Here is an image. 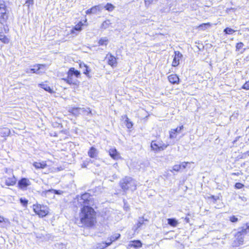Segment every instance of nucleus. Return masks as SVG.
<instances>
[{
	"mask_svg": "<svg viewBox=\"0 0 249 249\" xmlns=\"http://www.w3.org/2000/svg\"><path fill=\"white\" fill-rule=\"evenodd\" d=\"M82 167H85V164H83V165L82 166Z\"/></svg>",
	"mask_w": 249,
	"mask_h": 249,
	"instance_id": "nucleus-60",
	"label": "nucleus"
},
{
	"mask_svg": "<svg viewBox=\"0 0 249 249\" xmlns=\"http://www.w3.org/2000/svg\"><path fill=\"white\" fill-rule=\"evenodd\" d=\"M244 46V44L242 42H239L236 44V51H239Z\"/></svg>",
	"mask_w": 249,
	"mask_h": 249,
	"instance_id": "nucleus-40",
	"label": "nucleus"
},
{
	"mask_svg": "<svg viewBox=\"0 0 249 249\" xmlns=\"http://www.w3.org/2000/svg\"><path fill=\"white\" fill-rule=\"evenodd\" d=\"M211 26L209 23H203L199 26V28L202 30H205L208 27Z\"/></svg>",
	"mask_w": 249,
	"mask_h": 249,
	"instance_id": "nucleus-36",
	"label": "nucleus"
},
{
	"mask_svg": "<svg viewBox=\"0 0 249 249\" xmlns=\"http://www.w3.org/2000/svg\"><path fill=\"white\" fill-rule=\"evenodd\" d=\"M151 147L153 150L160 151L159 145L157 144V141H153L151 143Z\"/></svg>",
	"mask_w": 249,
	"mask_h": 249,
	"instance_id": "nucleus-24",
	"label": "nucleus"
},
{
	"mask_svg": "<svg viewBox=\"0 0 249 249\" xmlns=\"http://www.w3.org/2000/svg\"><path fill=\"white\" fill-rule=\"evenodd\" d=\"M73 75L71 74H70L68 72V76L66 78H63L62 80L70 85H75L77 84L78 80L73 78Z\"/></svg>",
	"mask_w": 249,
	"mask_h": 249,
	"instance_id": "nucleus-9",
	"label": "nucleus"
},
{
	"mask_svg": "<svg viewBox=\"0 0 249 249\" xmlns=\"http://www.w3.org/2000/svg\"><path fill=\"white\" fill-rule=\"evenodd\" d=\"M0 7L4 8H6V7L3 1H0Z\"/></svg>",
	"mask_w": 249,
	"mask_h": 249,
	"instance_id": "nucleus-50",
	"label": "nucleus"
},
{
	"mask_svg": "<svg viewBox=\"0 0 249 249\" xmlns=\"http://www.w3.org/2000/svg\"><path fill=\"white\" fill-rule=\"evenodd\" d=\"M111 24L110 21L108 19L104 21L102 25H101V28L102 29H106L109 27V25Z\"/></svg>",
	"mask_w": 249,
	"mask_h": 249,
	"instance_id": "nucleus-27",
	"label": "nucleus"
},
{
	"mask_svg": "<svg viewBox=\"0 0 249 249\" xmlns=\"http://www.w3.org/2000/svg\"><path fill=\"white\" fill-rule=\"evenodd\" d=\"M229 220L232 223H235L238 221V218L235 216L234 215L230 216L229 217Z\"/></svg>",
	"mask_w": 249,
	"mask_h": 249,
	"instance_id": "nucleus-42",
	"label": "nucleus"
},
{
	"mask_svg": "<svg viewBox=\"0 0 249 249\" xmlns=\"http://www.w3.org/2000/svg\"><path fill=\"white\" fill-rule=\"evenodd\" d=\"M124 117L125 118V121L126 123V126L128 128H131L133 126V124L130 121L129 118L127 117V115H124Z\"/></svg>",
	"mask_w": 249,
	"mask_h": 249,
	"instance_id": "nucleus-32",
	"label": "nucleus"
},
{
	"mask_svg": "<svg viewBox=\"0 0 249 249\" xmlns=\"http://www.w3.org/2000/svg\"><path fill=\"white\" fill-rule=\"evenodd\" d=\"M122 117L123 118V119H125V117H124V115L122 116Z\"/></svg>",
	"mask_w": 249,
	"mask_h": 249,
	"instance_id": "nucleus-58",
	"label": "nucleus"
},
{
	"mask_svg": "<svg viewBox=\"0 0 249 249\" xmlns=\"http://www.w3.org/2000/svg\"><path fill=\"white\" fill-rule=\"evenodd\" d=\"M182 56V54L178 51L175 52V56L172 62V66L176 67L179 64V59Z\"/></svg>",
	"mask_w": 249,
	"mask_h": 249,
	"instance_id": "nucleus-10",
	"label": "nucleus"
},
{
	"mask_svg": "<svg viewBox=\"0 0 249 249\" xmlns=\"http://www.w3.org/2000/svg\"><path fill=\"white\" fill-rule=\"evenodd\" d=\"M39 86L41 88L49 92V93H52L53 92V90L47 84H39Z\"/></svg>",
	"mask_w": 249,
	"mask_h": 249,
	"instance_id": "nucleus-23",
	"label": "nucleus"
},
{
	"mask_svg": "<svg viewBox=\"0 0 249 249\" xmlns=\"http://www.w3.org/2000/svg\"><path fill=\"white\" fill-rule=\"evenodd\" d=\"M106 58L107 59V63L112 67L117 66V62L116 58L112 54L108 53L107 54Z\"/></svg>",
	"mask_w": 249,
	"mask_h": 249,
	"instance_id": "nucleus-8",
	"label": "nucleus"
},
{
	"mask_svg": "<svg viewBox=\"0 0 249 249\" xmlns=\"http://www.w3.org/2000/svg\"><path fill=\"white\" fill-rule=\"evenodd\" d=\"M96 213L90 206L83 207L79 214L81 226L91 227L96 222Z\"/></svg>",
	"mask_w": 249,
	"mask_h": 249,
	"instance_id": "nucleus-1",
	"label": "nucleus"
},
{
	"mask_svg": "<svg viewBox=\"0 0 249 249\" xmlns=\"http://www.w3.org/2000/svg\"><path fill=\"white\" fill-rule=\"evenodd\" d=\"M4 220V219L2 217H1V216H0V223H1Z\"/></svg>",
	"mask_w": 249,
	"mask_h": 249,
	"instance_id": "nucleus-55",
	"label": "nucleus"
},
{
	"mask_svg": "<svg viewBox=\"0 0 249 249\" xmlns=\"http://www.w3.org/2000/svg\"><path fill=\"white\" fill-rule=\"evenodd\" d=\"M68 72L74 75L76 78H78L80 75V72L78 71L75 70L74 68H70Z\"/></svg>",
	"mask_w": 249,
	"mask_h": 249,
	"instance_id": "nucleus-18",
	"label": "nucleus"
},
{
	"mask_svg": "<svg viewBox=\"0 0 249 249\" xmlns=\"http://www.w3.org/2000/svg\"><path fill=\"white\" fill-rule=\"evenodd\" d=\"M248 104H249V102L248 103Z\"/></svg>",
	"mask_w": 249,
	"mask_h": 249,
	"instance_id": "nucleus-62",
	"label": "nucleus"
},
{
	"mask_svg": "<svg viewBox=\"0 0 249 249\" xmlns=\"http://www.w3.org/2000/svg\"><path fill=\"white\" fill-rule=\"evenodd\" d=\"M158 0H144V2L146 6H149L151 4L157 1Z\"/></svg>",
	"mask_w": 249,
	"mask_h": 249,
	"instance_id": "nucleus-41",
	"label": "nucleus"
},
{
	"mask_svg": "<svg viewBox=\"0 0 249 249\" xmlns=\"http://www.w3.org/2000/svg\"><path fill=\"white\" fill-rule=\"evenodd\" d=\"M26 72L27 73H29L32 72V71H30V69H27L26 70Z\"/></svg>",
	"mask_w": 249,
	"mask_h": 249,
	"instance_id": "nucleus-56",
	"label": "nucleus"
},
{
	"mask_svg": "<svg viewBox=\"0 0 249 249\" xmlns=\"http://www.w3.org/2000/svg\"><path fill=\"white\" fill-rule=\"evenodd\" d=\"M242 88L245 89H249V81L246 82L243 86Z\"/></svg>",
	"mask_w": 249,
	"mask_h": 249,
	"instance_id": "nucleus-47",
	"label": "nucleus"
},
{
	"mask_svg": "<svg viewBox=\"0 0 249 249\" xmlns=\"http://www.w3.org/2000/svg\"><path fill=\"white\" fill-rule=\"evenodd\" d=\"M145 221H147V220H144L143 218H140L137 223L138 228H140L143 224H144Z\"/></svg>",
	"mask_w": 249,
	"mask_h": 249,
	"instance_id": "nucleus-34",
	"label": "nucleus"
},
{
	"mask_svg": "<svg viewBox=\"0 0 249 249\" xmlns=\"http://www.w3.org/2000/svg\"><path fill=\"white\" fill-rule=\"evenodd\" d=\"M82 167H85V164H83V165L82 166Z\"/></svg>",
	"mask_w": 249,
	"mask_h": 249,
	"instance_id": "nucleus-59",
	"label": "nucleus"
},
{
	"mask_svg": "<svg viewBox=\"0 0 249 249\" xmlns=\"http://www.w3.org/2000/svg\"><path fill=\"white\" fill-rule=\"evenodd\" d=\"M108 153L110 156L114 160H117L121 158L119 153L115 148H110L108 151Z\"/></svg>",
	"mask_w": 249,
	"mask_h": 249,
	"instance_id": "nucleus-11",
	"label": "nucleus"
},
{
	"mask_svg": "<svg viewBox=\"0 0 249 249\" xmlns=\"http://www.w3.org/2000/svg\"><path fill=\"white\" fill-rule=\"evenodd\" d=\"M183 128V125L180 126L179 127H178L176 129H173V132H176L177 134V133H180L181 130Z\"/></svg>",
	"mask_w": 249,
	"mask_h": 249,
	"instance_id": "nucleus-43",
	"label": "nucleus"
},
{
	"mask_svg": "<svg viewBox=\"0 0 249 249\" xmlns=\"http://www.w3.org/2000/svg\"><path fill=\"white\" fill-rule=\"evenodd\" d=\"M3 28H4V33H7L8 32V31H9V29H8V27L7 26H6V27L4 26Z\"/></svg>",
	"mask_w": 249,
	"mask_h": 249,
	"instance_id": "nucleus-53",
	"label": "nucleus"
},
{
	"mask_svg": "<svg viewBox=\"0 0 249 249\" xmlns=\"http://www.w3.org/2000/svg\"><path fill=\"white\" fill-rule=\"evenodd\" d=\"M120 186L124 191L131 190V191L135 190L136 188V183L130 177H125L122 179L120 182Z\"/></svg>",
	"mask_w": 249,
	"mask_h": 249,
	"instance_id": "nucleus-2",
	"label": "nucleus"
},
{
	"mask_svg": "<svg viewBox=\"0 0 249 249\" xmlns=\"http://www.w3.org/2000/svg\"><path fill=\"white\" fill-rule=\"evenodd\" d=\"M181 167V165H175L173 167V170L175 171H178Z\"/></svg>",
	"mask_w": 249,
	"mask_h": 249,
	"instance_id": "nucleus-46",
	"label": "nucleus"
},
{
	"mask_svg": "<svg viewBox=\"0 0 249 249\" xmlns=\"http://www.w3.org/2000/svg\"><path fill=\"white\" fill-rule=\"evenodd\" d=\"M45 65L44 64H37L34 66V68L30 69V71H32V73L39 74L41 72L40 70L44 68Z\"/></svg>",
	"mask_w": 249,
	"mask_h": 249,
	"instance_id": "nucleus-12",
	"label": "nucleus"
},
{
	"mask_svg": "<svg viewBox=\"0 0 249 249\" xmlns=\"http://www.w3.org/2000/svg\"><path fill=\"white\" fill-rule=\"evenodd\" d=\"M33 166L37 169H44L47 166L45 161H42L41 162H34Z\"/></svg>",
	"mask_w": 249,
	"mask_h": 249,
	"instance_id": "nucleus-14",
	"label": "nucleus"
},
{
	"mask_svg": "<svg viewBox=\"0 0 249 249\" xmlns=\"http://www.w3.org/2000/svg\"><path fill=\"white\" fill-rule=\"evenodd\" d=\"M8 18V13L6 8L0 7V23L4 24Z\"/></svg>",
	"mask_w": 249,
	"mask_h": 249,
	"instance_id": "nucleus-7",
	"label": "nucleus"
},
{
	"mask_svg": "<svg viewBox=\"0 0 249 249\" xmlns=\"http://www.w3.org/2000/svg\"><path fill=\"white\" fill-rule=\"evenodd\" d=\"M79 201L83 207L90 206L93 203L92 196L89 193L83 194Z\"/></svg>",
	"mask_w": 249,
	"mask_h": 249,
	"instance_id": "nucleus-4",
	"label": "nucleus"
},
{
	"mask_svg": "<svg viewBox=\"0 0 249 249\" xmlns=\"http://www.w3.org/2000/svg\"><path fill=\"white\" fill-rule=\"evenodd\" d=\"M79 67L83 71V72L87 76H89V73L90 71V70L89 67L84 63H80L79 64Z\"/></svg>",
	"mask_w": 249,
	"mask_h": 249,
	"instance_id": "nucleus-16",
	"label": "nucleus"
},
{
	"mask_svg": "<svg viewBox=\"0 0 249 249\" xmlns=\"http://www.w3.org/2000/svg\"><path fill=\"white\" fill-rule=\"evenodd\" d=\"M80 111H81V113L87 112L88 114L91 113V111L89 108H80Z\"/></svg>",
	"mask_w": 249,
	"mask_h": 249,
	"instance_id": "nucleus-37",
	"label": "nucleus"
},
{
	"mask_svg": "<svg viewBox=\"0 0 249 249\" xmlns=\"http://www.w3.org/2000/svg\"><path fill=\"white\" fill-rule=\"evenodd\" d=\"M247 229H242L240 231H238L235 235V240H234L235 246H239L243 244L244 237L247 233Z\"/></svg>",
	"mask_w": 249,
	"mask_h": 249,
	"instance_id": "nucleus-5",
	"label": "nucleus"
},
{
	"mask_svg": "<svg viewBox=\"0 0 249 249\" xmlns=\"http://www.w3.org/2000/svg\"><path fill=\"white\" fill-rule=\"evenodd\" d=\"M103 9V6L101 4L96 5L92 7L93 14H96L97 11L101 12Z\"/></svg>",
	"mask_w": 249,
	"mask_h": 249,
	"instance_id": "nucleus-22",
	"label": "nucleus"
},
{
	"mask_svg": "<svg viewBox=\"0 0 249 249\" xmlns=\"http://www.w3.org/2000/svg\"><path fill=\"white\" fill-rule=\"evenodd\" d=\"M246 229H247V231L248 230H249V223H247L246 224Z\"/></svg>",
	"mask_w": 249,
	"mask_h": 249,
	"instance_id": "nucleus-57",
	"label": "nucleus"
},
{
	"mask_svg": "<svg viewBox=\"0 0 249 249\" xmlns=\"http://www.w3.org/2000/svg\"><path fill=\"white\" fill-rule=\"evenodd\" d=\"M10 131L8 128H4L0 130V134L1 137H6L9 135Z\"/></svg>",
	"mask_w": 249,
	"mask_h": 249,
	"instance_id": "nucleus-21",
	"label": "nucleus"
},
{
	"mask_svg": "<svg viewBox=\"0 0 249 249\" xmlns=\"http://www.w3.org/2000/svg\"><path fill=\"white\" fill-rule=\"evenodd\" d=\"M142 244L139 240H134L131 241L129 244L130 247H133L134 248H139L142 247Z\"/></svg>",
	"mask_w": 249,
	"mask_h": 249,
	"instance_id": "nucleus-17",
	"label": "nucleus"
},
{
	"mask_svg": "<svg viewBox=\"0 0 249 249\" xmlns=\"http://www.w3.org/2000/svg\"><path fill=\"white\" fill-rule=\"evenodd\" d=\"M111 244V242H102L98 244L97 246V249H103Z\"/></svg>",
	"mask_w": 249,
	"mask_h": 249,
	"instance_id": "nucleus-25",
	"label": "nucleus"
},
{
	"mask_svg": "<svg viewBox=\"0 0 249 249\" xmlns=\"http://www.w3.org/2000/svg\"><path fill=\"white\" fill-rule=\"evenodd\" d=\"M0 40L4 44L9 42V39L1 32H0Z\"/></svg>",
	"mask_w": 249,
	"mask_h": 249,
	"instance_id": "nucleus-20",
	"label": "nucleus"
},
{
	"mask_svg": "<svg viewBox=\"0 0 249 249\" xmlns=\"http://www.w3.org/2000/svg\"><path fill=\"white\" fill-rule=\"evenodd\" d=\"M170 136L169 137L170 139H174L177 137V133L175 132H173V129H171L170 132Z\"/></svg>",
	"mask_w": 249,
	"mask_h": 249,
	"instance_id": "nucleus-39",
	"label": "nucleus"
},
{
	"mask_svg": "<svg viewBox=\"0 0 249 249\" xmlns=\"http://www.w3.org/2000/svg\"><path fill=\"white\" fill-rule=\"evenodd\" d=\"M235 187L237 189H241L244 187V185L241 183H236L235 185Z\"/></svg>",
	"mask_w": 249,
	"mask_h": 249,
	"instance_id": "nucleus-48",
	"label": "nucleus"
},
{
	"mask_svg": "<svg viewBox=\"0 0 249 249\" xmlns=\"http://www.w3.org/2000/svg\"><path fill=\"white\" fill-rule=\"evenodd\" d=\"M169 81L173 84H178L179 79L176 74H171L168 77Z\"/></svg>",
	"mask_w": 249,
	"mask_h": 249,
	"instance_id": "nucleus-13",
	"label": "nucleus"
},
{
	"mask_svg": "<svg viewBox=\"0 0 249 249\" xmlns=\"http://www.w3.org/2000/svg\"><path fill=\"white\" fill-rule=\"evenodd\" d=\"M20 203L23 205V206H26L28 203V200L25 198H21L20 199Z\"/></svg>",
	"mask_w": 249,
	"mask_h": 249,
	"instance_id": "nucleus-45",
	"label": "nucleus"
},
{
	"mask_svg": "<svg viewBox=\"0 0 249 249\" xmlns=\"http://www.w3.org/2000/svg\"><path fill=\"white\" fill-rule=\"evenodd\" d=\"M157 144L159 145L160 150H163L165 149L168 146V144H166L163 143L162 142L157 141Z\"/></svg>",
	"mask_w": 249,
	"mask_h": 249,
	"instance_id": "nucleus-31",
	"label": "nucleus"
},
{
	"mask_svg": "<svg viewBox=\"0 0 249 249\" xmlns=\"http://www.w3.org/2000/svg\"><path fill=\"white\" fill-rule=\"evenodd\" d=\"M34 4V0H26L25 5L28 8L30 5H32Z\"/></svg>",
	"mask_w": 249,
	"mask_h": 249,
	"instance_id": "nucleus-44",
	"label": "nucleus"
},
{
	"mask_svg": "<svg viewBox=\"0 0 249 249\" xmlns=\"http://www.w3.org/2000/svg\"><path fill=\"white\" fill-rule=\"evenodd\" d=\"M235 32V30L230 28H226L224 30V32L226 34H232Z\"/></svg>",
	"mask_w": 249,
	"mask_h": 249,
	"instance_id": "nucleus-35",
	"label": "nucleus"
},
{
	"mask_svg": "<svg viewBox=\"0 0 249 249\" xmlns=\"http://www.w3.org/2000/svg\"><path fill=\"white\" fill-rule=\"evenodd\" d=\"M33 210L35 213L39 217H44L48 214L49 211L47 206L40 204H34Z\"/></svg>",
	"mask_w": 249,
	"mask_h": 249,
	"instance_id": "nucleus-3",
	"label": "nucleus"
},
{
	"mask_svg": "<svg viewBox=\"0 0 249 249\" xmlns=\"http://www.w3.org/2000/svg\"><path fill=\"white\" fill-rule=\"evenodd\" d=\"M31 185V182L25 178H22L18 182V186L22 190H26L27 187Z\"/></svg>",
	"mask_w": 249,
	"mask_h": 249,
	"instance_id": "nucleus-6",
	"label": "nucleus"
},
{
	"mask_svg": "<svg viewBox=\"0 0 249 249\" xmlns=\"http://www.w3.org/2000/svg\"><path fill=\"white\" fill-rule=\"evenodd\" d=\"M187 163L188 162H182L180 165H181L183 168H185Z\"/></svg>",
	"mask_w": 249,
	"mask_h": 249,
	"instance_id": "nucleus-52",
	"label": "nucleus"
},
{
	"mask_svg": "<svg viewBox=\"0 0 249 249\" xmlns=\"http://www.w3.org/2000/svg\"><path fill=\"white\" fill-rule=\"evenodd\" d=\"M115 6L110 3H107L103 8H105L106 10L109 12L113 11L115 9Z\"/></svg>",
	"mask_w": 249,
	"mask_h": 249,
	"instance_id": "nucleus-26",
	"label": "nucleus"
},
{
	"mask_svg": "<svg viewBox=\"0 0 249 249\" xmlns=\"http://www.w3.org/2000/svg\"><path fill=\"white\" fill-rule=\"evenodd\" d=\"M82 167H85V164H83V165L82 166Z\"/></svg>",
	"mask_w": 249,
	"mask_h": 249,
	"instance_id": "nucleus-61",
	"label": "nucleus"
},
{
	"mask_svg": "<svg viewBox=\"0 0 249 249\" xmlns=\"http://www.w3.org/2000/svg\"><path fill=\"white\" fill-rule=\"evenodd\" d=\"M167 220L168 224L172 226L176 227L178 224V221L174 218H169Z\"/></svg>",
	"mask_w": 249,
	"mask_h": 249,
	"instance_id": "nucleus-30",
	"label": "nucleus"
},
{
	"mask_svg": "<svg viewBox=\"0 0 249 249\" xmlns=\"http://www.w3.org/2000/svg\"><path fill=\"white\" fill-rule=\"evenodd\" d=\"M98 151L94 147H91L88 152V155L91 158H96L98 156Z\"/></svg>",
	"mask_w": 249,
	"mask_h": 249,
	"instance_id": "nucleus-15",
	"label": "nucleus"
},
{
	"mask_svg": "<svg viewBox=\"0 0 249 249\" xmlns=\"http://www.w3.org/2000/svg\"><path fill=\"white\" fill-rule=\"evenodd\" d=\"M108 42V39L107 37H103L101 38L99 41V44L100 45H107V43Z\"/></svg>",
	"mask_w": 249,
	"mask_h": 249,
	"instance_id": "nucleus-33",
	"label": "nucleus"
},
{
	"mask_svg": "<svg viewBox=\"0 0 249 249\" xmlns=\"http://www.w3.org/2000/svg\"><path fill=\"white\" fill-rule=\"evenodd\" d=\"M72 113L75 115H77L81 113V111H80V108H73L72 109Z\"/></svg>",
	"mask_w": 249,
	"mask_h": 249,
	"instance_id": "nucleus-38",
	"label": "nucleus"
},
{
	"mask_svg": "<svg viewBox=\"0 0 249 249\" xmlns=\"http://www.w3.org/2000/svg\"><path fill=\"white\" fill-rule=\"evenodd\" d=\"M48 191L53 192L54 193V194H57V195H59L61 194V193H60L61 191H59V190H49Z\"/></svg>",
	"mask_w": 249,
	"mask_h": 249,
	"instance_id": "nucleus-49",
	"label": "nucleus"
},
{
	"mask_svg": "<svg viewBox=\"0 0 249 249\" xmlns=\"http://www.w3.org/2000/svg\"><path fill=\"white\" fill-rule=\"evenodd\" d=\"M5 182L8 186L14 185L16 182V179L13 176L12 178H7L5 180Z\"/></svg>",
	"mask_w": 249,
	"mask_h": 249,
	"instance_id": "nucleus-19",
	"label": "nucleus"
},
{
	"mask_svg": "<svg viewBox=\"0 0 249 249\" xmlns=\"http://www.w3.org/2000/svg\"><path fill=\"white\" fill-rule=\"evenodd\" d=\"M120 234L118 233H115L110 236V239H109L110 241L109 242H111V243L112 242H114L115 240L119 239L120 238Z\"/></svg>",
	"mask_w": 249,
	"mask_h": 249,
	"instance_id": "nucleus-29",
	"label": "nucleus"
},
{
	"mask_svg": "<svg viewBox=\"0 0 249 249\" xmlns=\"http://www.w3.org/2000/svg\"><path fill=\"white\" fill-rule=\"evenodd\" d=\"M86 14H93V12H92V8H91L90 9H89L88 10H87L86 12Z\"/></svg>",
	"mask_w": 249,
	"mask_h": 249,
	"instance_id": "nucleus-51",
	"label": "nucleus"
},
{
	"mask_svg": "<svg viewBox=\"0 0 249 249\" xmlns=\"http://www.w3.org/2000/svg\"><path fill=\"white\" fill-rule=\"evenodd\" d=\"M232 175H235V176H239L240 175V173L239 172L237 173H232Z\"/></svg>",
	"mask_w": 249,
	"mask_h": 249,
	"instance_id": "nucleus-54",
	"label": "nucleus"
},
{
	"mask_svg": "<svg viewBox=\"0 0 249 249\" xmlns=\"http://www.w3.org/2000/svg\"><path fill=\"white\" fill-rule=\"evenodd\" d=\"M82 24L81 22H80V23L77 24L75 25V26L71 30V33L73 34L74 33V31H76L78 32L82 30Z\"/></svg>",
	"mask_w": 249,
	"mask_h": 249,
	"instance_id": "nucleus-28",
	"label": "nucleus"
}]
</instances>
